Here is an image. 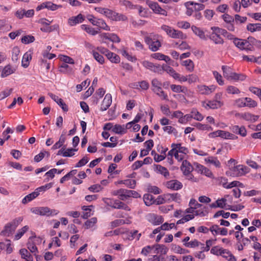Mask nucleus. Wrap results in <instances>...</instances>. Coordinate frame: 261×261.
I'll use <instances>...</instances> for the list:
<instances>
[{
    "mask_svg": "<svg viewBox=\"0 0 261 261\" xmlns=\"http://www.w3.org/2000/svg\"><path fill=\"white\" fill-rule=\"evenodd\" d=\"M224 249V248L220 246H215L211 248L210 252L211 254L215 255L221 256Z\"/></svg>",
    "mask_w": 261,
    "mask_h": 261,
    "instance_id": "8fccbe9b",
    "label": "nucleus"
},
{
    "mask_svg": "<svg viewBox=\"0 0 261 261\" xmlns=\"http://www.w3.org/2000/svg\"><path fill=\"white\" fill-rule=\"evenodd\" d=\"M220 137L223 139L235 140L238 137L228 132L220 130Z\"/></svg>",
    "mask_w": 261,
    "mask_h": 261,
    "instance_id": "2f4dec72",
    "label": "nucleus"
},
{
    "mask_svg": "<svg viewBox=\"0 0 261 261\" xmlns=\"http://www.w3.org/2000/svg\"><path fill=\"white\" fill-rule=\"evenodd\" d=\"M77 149L73 148H67L65 149V147H62L60 149L57 153L58 155H62L64 157H71L74 153V151H76Z\"/></svg>",
    "mask_w": 261,
    "mask_h": 261,
    "instance_id": "4be33fe9",
    "label": "nucleus"
},
{
    "mask_svg": "<svg viewBox=\"0 0 261 261\" xmlns=\"http://www.w3.org/2000/svg\"><path fill=\"white\" fill-rule=\"evenodd\" d=\"M42 242V238L36 236L31 237L28 239L27 243L28 249L35 255L38 252L37 246L40 245Z\"/></svg>",
    "mask_w": 261,
    "mask_h": 261,
    "instance_id": "6e6552de",
    "label": "nucleus"
},
{
    "mask_svg": "<svg viewBox=\"0 0 261 261\" xmlns=\"http://www.w3.org/2000/svg\"><path fill=\"white\" fill-rule=\"evenodd\" d=\"M94 10L98 13L104 15L111 20L115 21H126L127 19V17L121 14L114 11L112 10L107 8L100 7H95Z\"/></svg>",
    "mask_w": 261,
    "mask_h": 261,
    "instance_id": "f03ea898",
    "label": "nucleus"
},
{
    "mask_svg": "<svg viewBox=\"0 0 261 261\" xmlns=\"http://www.w3.org/2000/svg\"><path fill=\"white\" fill-rule=\"evenodd\" d=\"M145 41L148 45L149 49L152 51H157L161 46L160 41L155 38V36L152 35L146 37Z\"/></svg>",
    "mask_w": 261,
    "mask_h": 261,
    "instance_id": "9b49d317",
    "label": "nucleus"
},
{
    "mask_svg": "<svg viewBox=\"0 0 261 261\" xmlns=\"http://www.w3.org/2000/svg\"><path fill=\"white\" fill-rule=\"evenodd\" d=\"M146 219L153 225H159L162 224L164 222V218L162 216L158 215L154 213H149L147 214L146 216Z\"/></svg>",
    "mask_w": 261,
    "mask_h": 261,
    "instance_id": "4468645a",
    "label": "nucleus"
},
{
    "mask_svg": "<svg viewBox=\"0 0 261 261\" xmlns=\"http://www.w3.org/2000/svg\"><path fill=\"white\" fill-rule=\"evenodd\" d=\"M22 218L19 217L18 218L17 223L15 222H13L11 223L7 224L5 226L4 229L1 232V234L4 236H10L15 231L18 223L22 221Z\"/></svg>",
    "mask_w": 261,
    "mask_h": 261,
    "instance_id": "ddd939ff",
    "label": "nucleus"
},
{
    "mask_svg": "<svg viewBox=\"0 0 261 261\" xmlns=\"http://www.w3.org/2000/svg\"><path fill=\"white\" fill-rule=\"evenodd\" d=\"M195 170L197 172L203 174L206 176L207 177H213V175L211 171L209 169L206 168L205 167L202 165L196 164L195 166Z\"/></svg>",
    "mask_w": 261,
    "mask_h": 261,
    "instance_id": "6ab92c4d",
    "label": "nucleus"
},
{
    "mask_svg": "<svg viewBox=\"0 0 261 261\" xmlns=\"http://www.w3.org/2000/svg\"><path fill=\"white\" fill-rule=\"evenodd\" d=\"M48 95L49 97L54 100L61 108L65 111H68V108L67 105L63 101V99L59 98L58 96L51 93H49Z\"/></svg>",
    "mask_w": 261,
    "mask_h": 261,
    "instance_id": "f3484780",
    "label": "nucleus"
},
{
    "mask_svg": "<svg viewBox=\"0 0 261 261\" xmlns=\"http://www.w3.org/2000/svg\"><path fill=\"white\" fill-rule=\"evenodd\" d=\"M14 72V70L12 68L11 65H8L6 66L1 73V76L3 77H6Z\"/></svg>",
    "mask_w": 261,
    "mask_h": 261,
    "instance_id": "a18cd8bd",
    "label": "nucleus"
},
{
    "mask_svg": "<svg viewBox=\"0 0 261 261\" xmlns=\"http://www.w3.org/2000/svg\"><path fill=\"white\" fill-rule=\"evenodd\" d=\"M222 70L223 76L227 80L238 82L244 81L246 79L245 75L233 72L232 69L228 66H222Z\"/></svg>",
    "mask_w": 261,
    "mask_h": 261,
    "instance_id": "20e7f679",
    "label": "nucleus"
},
{
    "mask_svg": "<svg viewBox=\"0 0 261 261\" xmlns=\"http://www.w3.org/2000/svg\"><path fill=\"white\" fill-rule=\"evenodd\" d=\"M102 201L106 204L113 208H118V207H119V200H114L109 198H103Z\"/></svg>",
    "mask_w": 261,
    "mask_h": 261,
    "instance_id": "cd10ccee",
    "label": "nucleus"
},
{
    "mask_svg": "<svg viewBox=\"0 0 261 261\" xmlns=\"http://www.w3.org/2000/svg\"><path fill=\"white\" fill-rule=\"evenodd\" d=\"M60 71L63 73L71 74L73 72V68L65 63H62L60 67Z\"/></svg>",
    "mask_w": 261,
    "mask_h": 261,
    "instance_id": "37998d69",
    "label": "nucleus"
},
{
    "mask_svg": "<svg viewBox=\"0 0 261 261\" xmlns=\"http://www.w3.org/2000/svg\"><path fill=\"white\" fill-rule=\"evenodd\" d=\"M162 69L167 73H168L170 76H171L174 79H175L176 75L178 73L176 72V71L171 67L167 65L163 66L162 67Z\"/></svg>",
    "mask_w": 261,
    "mask_h": 261,
    "instance_id": "49530a36",
    "label": "nucleus"
},
{
    "mask_svg": "<svg viewBox=\"0 0 261 261\" xmlns=\"http://www.w3.org/2000/svg\"><path fill=\"white\" fill-rule=\"evenodd\" d=\"M139 86L142 90H147L149 88V85L148 82L146 81H142L134 84V87L138 88Z\"/></svg>",
    "mask_w": 261,
    "mask_h": 261,
    "instance_id": "13d9d810",
    "label": "nucleus"
},
{
    "mask_svg": "<svg viewBox=\"0 0 261 261\" xmlns=\"http://www.w3.org/2000/svg\"><path fill=\"white\" fill-rule=\"evenodd\" d=\"M59 29V25L58 24L53 25L47 27L45 28H40V30L43 32L50 33L54 31H57Z\"/></svg>",
    "mask_w": 261,
    "mask_h": 261,
    "instance_id": "69168bd1",
    "label": "nucleus"
},
{
    "mask_svg": "<svg viewBox=\"0 0 261 261\" xmlns=\"http://www.w3.org/2000/svg\"><path fill=\"white\" fill-rule=\"evenodd\" d=\"M213 74L215 80H216L217 83L220 85L222 86L224 85V81L223 79L222 76L221 74H220L217 71H214L213 72Z\"/></svg>",
    "mask_w": 261,
    "mask_h": 261,
    "instance_id": "5fc2aeb1",
    "label": "nucleus"
},
{
    "mask_svg": "<svg viewBox=\"0 0 261 261\" xmlns=\"http://www.w3.org/2000/svg\"><path fill=\"white\" fill-rule=\"evenodd\" d=\"M111 194L113 196H117L122 200H126L129 197H137L138 193L135 191L120 189L112 191Z\"/></svg>",
    "mask_w": 261,
    "mask_h": 261,
    "instance_id": "39448f33",
    "label": "nucleus"
},
{
    "mask_svg": "<svg viewBox=\"0 0 261 261\" xmlns=\"http://www.w3.org/2000/svg\"><path fill=\"white\" fill-rule=\"evenodd\" d=\"M81 28L83 30L85 31L87 33L92 36H94L98 33V32L95 30L94 28L86 24L81 25Z\"/></svg>",
    "mask_w": 261,
    "mask_h": 261,
    "instance_id": "79ce46f5",
    "label": "nucleus"
},
{
    "mask_svg": "<svg viewBox=\"0 0 261 261\" xmlns=\"http://www.w3.org/2000/svg\"><path fill=\"white\" fill-rule=\"evenodd\" d=\"M32 51L29 50L23 55L21 61V64L22 66H23L24 68H27L29 66L30 62L32 58Z\"/></svg>",
    "mask_w": 261,
    "mask_h": 261,
    "instance_id": "393cba45",
    "label": "nucleus"
},
{
    "mask_svg": "<svg viewBox=\"0 0 261 261\" xmlns=\"http://www.w3.org/2000/svg\"><path fill=\"white\" fill-rule=\"evenodd\" d=\"M151 57L156 60L164 61L166 63L169 62L171 60L169 56L160 53H154L151 55Z\"/></svg>",
    "mask_w": 261,
    "mask_h": 261,
    "instance_id": "c9c22d12",
    "label": "nucleus"
},
{
    "mask_svg": "<svg viewBox=\"0 0 261 261\" xmlns=\"http://www.w3.org/2000/svg\"><path fill=\"white\" fill-rule=\"evenodd\" d=\"M226 199L225 198L218 199L215 202L212 203L210 205V207L212 208L219 207L221 208H224L226 207Z\"/></svg>",
    "mask_w": 261,
    "mask_h": 261,
    "instance_id": "c756f323",
    "label": "nucleus"
},
{
    "mask_svg": "<svg viewBox=\"0 0 261 261\" xmlns=\"http://www.w3.org/2000/svg\"><path fill=\"white\" fill-rule=\"evenodd\" d=\"M231 175L233 176H241L250 172V169L246 166L239 165L230 169Z\"/></svg>",
    "mask_w": 261,
    "mask_h": 261,
    "instance_id": "f8f14e48",
    "label": "nucleus"
},
{
    "mask_svg": "<svg viewBox=\"0 0 261 261\" xmlns=\"http://www.w3.org/2000/svg\"><path fill=\"white\" fill-rule=\"evenodd\" d=\"M182 164L180 169L183 173L187 175H189L193 170V167L187 159L182 161Z\"/></svg>",
    "mask_w": 261,
    "mask_h": 261,
    "instance_id": "5701e85b",
    "label": "nucleus"
},
{
    "mask_svg": "<svg viewBox=\"0 0 261 261\" xmlns=\"http://www.w3.org/2000/svg\"><path fill=\"white\" fill-rule=\"evenodd\" d=\"M198 91L203 95H210L214 92L217 86L214 85L206 86L205 85H200L197 86Z\"/></svg>",
    "mask_w": 261,
    "mask_h": 261,
    "instance_id": "2eb2a0df",
    "label": "nucleus"
},
{
    "mask_svg": "<svg viewBox=\"0 0 261 261\" xmlns=\"http://www.w3.org/2000/svg\"><path fill=\"white\" fill-rule=\"evenodd\" d=\"M87 18L93 25L97 27L99 29L110 31V27L102 19L97 18L92 15H88Z\"/></svg>",
    "mask_w": 261,
    "mask_h": 261,
    "instance_id": "9d476101",
    "label": "nucleus"
},
{
    "mask_svg": "<svg viewBox=\"0 0 261 261\" xmlns=\"http://www.w3.org/2000/svg\"><path fill=\"white\" fill-rule=\"evenodd\" d=\"M191 113L193 119H194L197 121H202L204 118L203 115L196 109H193L191 111Z\"/></svg>",
    "mask_w": 261,
    "mask_h": 261,
    "instance_id": "864d4df0",
    "label": "nucleus"
},
{
    "mask_svg": "<svg viewBox=\"0 0 261 261\" xmlns=\"http://www.w3.org/2000/svg\"><path fill=\"white\" fill-rule=\"evenodd\" d=\"M19 253L21 255V257L23 259H24L25 260H33V256L26 249H21L19 250Z\"/></svg>",
    "mask_w": 261,
    "mask_h": 261,
    "instance_id": "c03bdc74",
    "label": "nucleus"
},
{
    "mask_svg": "<svg viewBox=\"0 0 261 261\" xmlns=\"http://www.w3.org/2000/svg\"><path fill=\"white\" fill-rule=\"evenodd\" d=\"M97 218L96 217H93L88 220L85 223V226L86 229L92 228L97 223Z\"/></svg>",
    "mask_w": 261,
    "mask_h": 261,
    "instance_id": "bf43d9fd",
    "label": "nucleus"
},
{
    "mask_svg": "<svg viewBox=\"0 0 261 261\" xmlns=\"http://www.w3.org/2000/svg\"><path fill=\"white\" fill-rule=\"evenodd\" d=\"M166 186L168 189L173 190H178L182 188V185L177 180H171L166 183Z\"/></svg>",
    "mask_w": 261,
    "mask_h": 261,
    "instance_id": "b1692460",
    "label": "nucleus"
},
{
    "mask_svg": "<svg viewBox=\"0 0 261 261\" xmlns=\"http://www.w3.org/2000/svg\"><path fill=\"white\" fill-rule=\"evenodd\" d=\"M171 147L172 149L169 151V155H174L175 159L178 162L187 159L189 152L188 148L181 146L180 143H173Z\"/></svg>",
    "mask_w": 261,
    "mask_h": 261,
    "instance_id": "f257e3e1",
    "label": "nucleus"
},
{
    "mask_svg": "<svg viewBox=\"0 0 261 261\" xmlns=\"http://www.w3.org/2000/svg\"><path fill=\"white\" fill-rule=\"evenodd\" d=\"M222 92H218L215 94L213 100L202 101V106L206 110L220 108L224 105V101L222 100Z\"/></svg>",
    "mask_w": 261,
    "mask_h": 261,
    "instance_id": "7ed1b4c3",
    "label": "nucleus"
},
{
    "mask_svg": "<svg viewBox=\"0 0 261 261\" xmlns=\"http://www.w3.org/2000/svg\"><path fill=\"white\" fill-rule=\"evenodd\" d=\"M181 65L186 67V69L189 72H192L194 69V63L191 59H188L182 61L181 62Z\"/></svg>",
    "mask_w": 261,
    "mask_h": 261,
    "instance_id": "7c9ffc66",
    "label": "nucleus"
},
{
    "mask_svg": "<svg viewBox=\"0 0 261 261\" xmlns=\"http://www.w3.org/2000/svg\"><path fill=\"white\" fill-rule=\"evenodd\" d=\"M230 129L233 133L240 135L242 137H244L247 135V131L244 126L232 125L230 127Z\"/></svg>",
    "mask_w": 261,
    "mask_h": 261,
    "instance_id": "412c9836",
    "label": "nucleus"
},
{
    "mask_svg": "<svg viewBox=\"0 0 261 261\" xmlns=\"http://www.w3.org/2000/svg\"><path fill=\"white\" fill-rule=\"evenodd\" d=\"M226 91L229 94H239L241 93L240 90L234 86L229 85L226 88Z\"/></svg>",
    "mask_w": 261,
    "mask_h": 261,
    "instance_id": "603ef678",
    "label": "nucleus"
},
{
    "mask_svg": "<svg viewBox=\"0 0 261 261\" xmlns=\"http://www.w3.org/2000/svg\"><path fill=\"white\" fill-rule=\"evenodd\" d=\"M106 57L112 63H118L120 62V58L119 56L116 54L109 51Z\"/></svg>",
    "mask_w": 261,
    "mask_h": 261,
    "instance_id": "e433bc0d",
    "label": "nucleus"
},
{
    "mask_svg": "<svg viewBox=\"0 0 261 261\" xmlns=\"http://www.w3.org/2000/svg\"><path fill=\"white\" fill-rule=\"evenodd\" d=\"M246 107L254 108L257 106V102L250 97H245Z\"/></svg>",
    "mask_w": 261,
    "mask_h": 261,
    "instance_id": "0e129e2a",
    "label": "nucleus"
},
{
    "mask_svg": "<svg viewBox=\"0 0 261 261\" xmlns=\"http://www.w3.org/2000/svg\"><path fill=\"white\" fill-rule=\"evenodd\" d=\"M35 41V38L32 35H26L22 37L21 42L24 44H29Z\"/></svg>",
    "mask_w": 261,
    "mask_h": 261,
    "instance_id": "774afa93",
    "label": "nucleus"
},
{
    "mask_svg": "<svg viewBox=\"0 0 261 261\" xmlns=\"http://www.w3.org/2000/svg\"><path fill=\"white\" fill-rule=\"evenodd\" d=\"M221 256L228 261H236L235 256L228 249H224Z\"/></svg>",
    "mask_w": 261,
    "mask_h": 261,
    "instance_id": "473e14b6",
    "label": "nucleus"
},
{
    "mask_svg": "<svg viewBox=\"0 0 261 261\" xmlns=\"http://www.w3.org/2000/svg\"><path fill=\"white\" fill-rule=\"evenodd\" d=\"M185 213L194 215V216H199L200 217H203L205 215L203 211H201L200 210H196L193 206H190V207L187 208L186 211V212Z\"/></svg>",
    "mask_w": 261,
    "mask_h": 261,
    "instance_id": "ea45409f",
    "label": "nucleus"
},
{
    "mask_svg": "<svg viewBox=\"0 0 261 261\" xmlns=\"http://www.w3.org/2000/svg\"><path fill=\"white\" fill-rule=\"evenodd\" d=\"M152 91L158 95L162 99L168 100V95L162 90V87L157 88H152Z\"/></svg>",
    "mask_w": 261,
    "mask_h": 261,
    "instance_id": "f704fd0d",
    "label": "nucleus"
},
{
    "mask_svg": "<svg viewBox=\"0 0 261 261\" xmlns=\"http://www.w3.org/2000/svg\"><path fill=\"white\" fill-rule=\"evenodd\" d=\"M84 20L85 16L82 14H79L77 16H72L69 18L67 23L69 26L73 27L77 24L82 23Z\"/></svg>",
    "mask_w": 261,
    "mask_h": 261,
    "instance_id": "dca6fc26",
    "label": "nucleus"
},
{
    "mask_svg": "<svg viewBox=\"0 0 261 261\" xmlns=\"http://www.w3.org/2000/svg\"><path fill=\"white\" fill-rule=\"evenodd\" d=\"M93 58L100 64H103L105 62V59L103 56L96 50H93L92 54Z\"/></svg>",
    "mask_w": 261,
    "mask_h": 261,
    "instance_id": "4d7b16f0",
    "label": "nucleus"
},
{
    "mask_svg": "<svg viewBox=\"0 0 261 261\" xmlns=\"http://www.w3.org/2000/svg\"><path fill=\"white\" fill-rule=\"evenodd\" d=\"M191 29L193 33L199 38L203 40H206L207 37L205 35L204 32L200 28L196 26L193 25L191 27Z\"/></svg>",
    "mask_w": 261,
    "mask_h": 261,
    "instance_id": "bb28decb",
    "label": "nucleus"
},
{
    "mask_svg": "<svg viewBox=\"0 0 261 261\" xmlns=\"http://www.w3.org/2000/svg\"><path fill=\"white\" fill-rule=\"evenodd\" d=\"M148 5L154 13L164 15H166V11L162 9L156 2H149Z\"/></svg>",
    "mask_w": 261,
    "mask_h": 261,
    "instance_id": "aec40b11",
    "label": "nucleus"
},
{
    "mask_svg": "<svg viewBox=\"0 0 261 261\" xmlns=\"http://www.w3.org/2000/svg\"><path fill=\"white\" fill-rule=\"evenodd\" d=\"M155 247L156 253H160L162 254H166L168 251V248L164 245L158 244Z\"/></svg>",
    "mask_w": 261,
    "mask_h": 261,
    "instance_id": "6e6d98bb",
    "label": "nucleus"
},
{
    "mask_svg": "<svg viewBox=\"0 0 261 261\" xmlns=\"http://www.w3.org/2000/svg\"><path fill=\"white\" fill-rule=\"evenodd\" d=\"M259 116L252 114L250 113H244L243 120L255 122L257 120Z\"/></svg>",
    "mask_w": 261,
    "mask_h": 261,
    "instance_id": "3c124183",
    "label": "nucleus"
},
{
    "mask_svg": "<svg viewBox=\"0 0 261 261\" xmlns=\"http://www.w3.org/2000/svg\"><path fill=\"white\" fill-rule=\"evenodd\" d=\"M32 213L41 216H53L59 214V211L48 207H35L31 209Z\"/></svg>",
    "mask_w": 261,
    "mask_h": 261,
    "instance_id": "423d86ee",
    "label": "nucleus"
},
{
    "mask_svg": "<svg viewBox=\"0 0 261 261\" xmlns=\"http://www.w3.org/2000/svg\"><path fill=\"white\" fill-rule=\"evenodd\" d=\"M248 31L251 33L261 31V23H249L246 27Z\"/></svg>",
    "mask_w": 261,
    "mask_h": 261,
    "instance_id": "4c0bfd02",
    "label": "nucleus"
},
{
    "mask_svg": "<svg viewBox=\"0 0 261 261\" xmlns=\"http://www.w3.org/2000/svg\"><path fill=\"white\" fill-rule=\"evenodd\" d=\"M39 195L38 191L35 190L34 192L25 196L22 200L23 204H27L29 202L31 201Z\"/></svg>",
    "mask_w": 261,
    "mask_h": 261,
    "instance_id": "72a5a7b5",
    "label": "nucleus"
},
{
    "mask_svg": "<svg viewBox=\"0 0 261 261\" xmlns=\"http://www.w3.org/2000/svg\"><path fill=\"white\" fill-rule=\"evenodd\" d=\"M206 164L213 165L217 168H220L221 166L220 162L215 156H210L204 159Z\"/></svg>",
    "mask_w": 261,
    "mask_h": 261,
    "instance_id": "a878e982",
    "label": "nucleus"
},
{
    "mask_svg": "<svg viewBox=\"0 0 261 261\" xmlns=\"http://www.w3.org/2000/svg\"><path fill=\"white\" fill-rule=\"evenodd\" d=\"M210 39L212 40L215 44H223V39L220 37V35L216 31H213L210 36Z\"/></svg>",
    "mask_w": 261,
    "mask_h": 261,
    "instance_id": "c85d7f7f",
    "label": "nucleus"
},
{
    "mask_svg": "<svg viewBox=\"0 0 261 261\" xmlns=\"http://www.w3.org/2000/svg\"><path fill=\"white\" fill-rule=\"evenodd\" d=\"M141 236V233H139L138 230H132L128 232V239L129 240L136 239L138 241Z\"/></svg>",
    "mask_w": 261,
    "mask_h": 261,
    "instance_id": "de8ad7c7",
    "label": "nucleus"
},
{
    "mask_svg": "<svg viewBox=\"0 0 261 261\" xmlns=\"http://www.w3.org/2000/svg\"><path fill=\"white\" fill-rule=\"evenodd\" d=\"M161 29L164 31L168 36L172 38L184 39L186 37L182 32L175 30L167 25H162L161 27Z\"/></svg>",
    "mask_w": 261,
    "mask_h": 261,
    "instance_id": "0eeeda50",
    "label": "nucleus"
},
{
    "mask_svg": "<svg viewBox=\"0 0 261 261\" xmlns=\"http://www.w3.org/2000/svg\"><path fill=\"white\" fill-rule=\"evenodd\" d=\"M112 99L111 94L110 93H107L105 95V98L102 101L100 109V111H106L112 104Z\"/></svg>",
    "mask_w": 261,
    "mask_h": 261,
    "instance_id": "a211bd4d",
    "label": "nucleus"
},
{
    "mask_svg": "<svg viewBox=\"0 0 261 261\" xmlns=\"http://www.w3.org/2000/svg\"><path fill=\"white\" fill-rule=\"evenodd\" d=\"M57 172V169L53 168L47 171L45 174V176L46 178L45 179V181H48L50 179H53L55 177V175Z\"/></svg>",
    "mask_w": 261,
    "mask_h": 261,
    "instance_id": "052dcab7",
    "label": "nucleus"
},
{
    "mask_svg": "<svg viewBox=\"0 0 261 261\" xmlns=\"http://www.w3.org/2000/svg\"><path fill=\"white\" fill-rule=\"evenodd\" d=\"M113 132L117 134H123L125 133V128L124 125L116 124L113 127Z\"/></svg>",
    "mask_w": 261,
    "mask_h": 261,
    "instance_id": "09e8293b",
    "label": "nucleus"
},
{
    "mask_svg": "<svg viewBox=\"0 0 261 261\" xmlns=\"http://www.w3.org/2000/svg\"><path fill=\"white\" fill-rule=\"evenodd\" d=\"M170 88L173 92L175 93H185L187 90L186 87L175 84L171 85Z\"/></svg>",
    "mask_w": 261,
    "mask_h": 261,
    "instance_id": "a19ab883",
    "label": "nucleus"
},
{
    "mask_svg": "<svg viewBox=\"0 0 261 261\" xmlns=\"http://www.w3.org/2000/svg\"><path fill=\"white\" fill-rule=\"evenodd\" d=\"M248 40L241 39L239 38H234L233 43L235 45L242 50H252L253 46L250 43L249 41L255 40L253 37H250L248 38Z\"/></svg>",
    "mask_w": 261,
    "mask_h": 261,
    "instance_id": "1a4fd4ad",
    "label": "nucleus"
},
{
    "mask_svg": "<svg viewBox=\"0 0 261 261\" xmlns=\"http://www.w3.org/2000/svg\"><path fill=\"white\" fill-rule=\"evenodd\" d=\"M29 229L28 226L26 225L23 227L21 229L19 230L17 233L15 234L14 239L16 240H18L20 239L22 236L24 234L25 232H26Z\"/></svg>",
    "mask_w": 261,
    "mask_h": 261,
    "instance_id": "e2e57ef3",
    "label": "nucleus"
},
{
    "mask_svg": "<svg viewBox=\"0 0 261 261\" xmlns=\"http://www.w3.org/2000/svg\"><path fill=\"white\" fill-rule=\"evenodd\" d=\"M143 200L145 204L147 206H150L155 203V199L154 197L150 194H145L143 196Z\"/></svg>",
    "mask_w": 261,
    "mask_h": 261,
    "instance_id": "58836bf2",
    "label": "nucleus"
},
{
    "mask_svg": "<svg viewBox=\"0 0 261 261\" xmlns=\"http://www.w3.org/2000/svg\"><path fill=\"white\" fill-rule=\"evenodd\" d=\"M167 150V148L161 151L162 154L159 155L158 154H155L154 156V160L156 162H160L164 160L166 158V152Z\"/></svg>",
    "mask_w": 261,
    "mask_h": 261,
    "instance_id": "338daca9",
    "label": "nucleus"
},
{
    "mask_svg": "<svg viewBox=\"0 0 261 261\" xmlns=\"http://www.w3.org/2000/svg\"><path fill=\"white\" fill-rule=\"evenodd\" d=\"M211 29L213 31H216L219 34V35L222 34L224 36L227 35V37L228 38H229L230 39L232 38L231 37H232V35L231 34H228V33L227 32V31L224 29H220L219 28L215 27H212Z\"/></svg>",
    "mask_w": 261,
    "mask_h": 261,
    "instance_id": "680f3d73",
    "label": "nucleus"
}]
</instances>
